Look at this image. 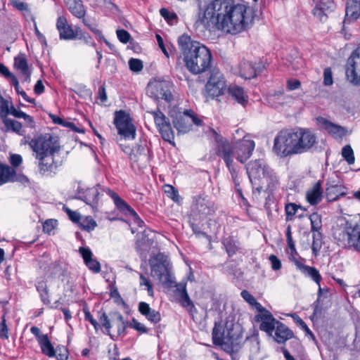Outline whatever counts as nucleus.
Here are the masks:
<instances>
[{"mask_svg":"<svg viewBox=\"0 0 360 360\" xmlns=\"http://www.w3.org/2000/svg\"><path fill=\"white\" fill-rule=\"evenodd\" d=\"M246 11V6L236 4L233 0H212L205 8L200 6L195 25H201L208 31L221 30L236 34L248 26Z\"/></svg>","mask_w":360,"mask_h":360,"instance_id":"obj_1","label":"nucleus"},{"mask_svg":"<svg viewBox=\"0 0 360 360\" xmlns=\"http://www.w3.org/2000/svg\"><path fill=\"white\" fill-rule=\"evenodd\" d=\"M318 143L315 134L307 128L283 129L274 141L273 151L281 158L312 152Z\"/></svg>","mask_w":360,"mask_h":360,"instance_id":"obj_2","label":"nucleus"},{"mask_svg":"<svg viewBox=\"0 0 360 360\" xmlns=\"http://www.w3.org/2000/svg\"><path fill=\"white\" fill-rule=\"evenodd\" d=\"M178 45L186 68L193 75L209 70L212 63L211 51L199 41H194L188 34L178 39Z\"/></svg>","mask_w":360,"mask_h":360,"instance_id":"obj_3","label":"nucleus"},{"mask_svg":"<svg viewBox=\"0 0 360 360\" xmlns=\"http://www.w3.org/2000/svg\"><path fill=\"white\" fill-rule=\"evenodd\" d=\"M243 328L233 320H226L224 324L215 322L212 329V342L215 345H226L232 352L237 350L243 342Z\"/></svg>","mask_w":360,"mask_h":360,"instance_id":"obj_4","label":"nucleus"},{"mask_svg":"<svg viewBox=\"0 0 360 360\" xmlns=\"http://www.w3.org/2000/svg\"><path fill=\"white\" fill-rule=\"evenodd\" d=\"M211 132L217 143L216 147L221 145H229L231 148V158L235 157L239 162L244 163L252 155V151L255 147V143L252 140L243 139L233 146L229 141L218 134L215 130L211 129Z\"/></svg>","mask_w":360,"mask_h":360,"instance_id":"obj_5","label":"nucleus"},{"mask_svg":"<svg viewBox=\"0 0 360 360\" xmlns=\"http://www.w3.org/2000/svg\"><path fill=\"white\" fill-rule=\"evenodd\" d=\"M150 275L156 277L163 285L169 286L174 281L172 279V265L167 255L159 252L149 259Z\"/></svg>","mask_w":360,"mask_h":360,"instance_id":"obj_6","label":"nucleus"},{"mask_svg":"<svg viewBox=\"0 0 360 360\" xmlns=\"http://www.w3.org/2000/svg\"><path fill=\"white\" fill-rule=\"evenodd\" d=\"M337 244L345 249L353 248L356 252H360V225L347 222L345 229L335 233L334 236Z\"/></svg>","mask_w":360,"mask_h":360,"instance_id":"obj_7","label":"nucleus"},{"mask_svg":"<svg viewBox=\"0 0 360 360\" xmlns=\"http://www.w3.org/2000/svg\"><path fill=\"white\" fill-rule=\"evenodd\" d=\"M29 146L36 153V158L57 153L60 148L57 137L50 134L41 135L37 139H32L29 142Z\"/></svg>","mask_w":360,"mask_h":360,"instance_id":"obj_8","label":"nucleus"},{"mask_svg":"<svg viewBox=\"0 0 360 360\" xmlns=\"http://www.w3.org/2000/svg\"><path fill=\"white\" fill-rule=\"evenodd\" d=\"M108 188L100 187L96 185L93 187H86L79 184L76 191L74 199L83 201L89 205L95 212L98 210V203L101 195V192H106Z\"/></svg>","mask_w":360,"mask_h":360,"instance_id":"obj_9","label":"nucleus"},{"mask_svg":"<svg viewBox=\"0 0 360 360\" xmlns=\"http://www.w3.org/2000/svg\"><path fill=\"white\" fill-rule=\"evenodd\" d=\"M215 212L214 203L208 195L200 194L193 198V202L189 215L196 219H205L207 216L213 215Z\"/></svg>","mask_w":360,"mask_h":360,"instance_id":"obj_10","label":"nucleus"},{"mask_svg":"<svg viewBox=\"0 0 360 360\" xmlns=\"http://www.w3.org/2000/svg\"><path fill=\"white\" fill-rule=\"evenodd\" d=\"M269 167L262 160L250 161L246 166L247 174L252 188L258 193H260L264 187V183L260 181Z\"/></svg>","mask_w":360,"mask_h":360,"instance_id":"obj_11","label":"nucleus"},{"mask_svg":"<svg viewBox=\"0 0 360 360\" xmlns=\"http://www.w3.org/2000/svg\"><path fill=\"white\" fill-rule=\"evenodd\" d=\"M215 153L217 156L221 158L224 161L226 166L228 167L231 174L232 180L236 187V191L242 196V189L240 186V181L238 179V172L240 167L233 162L231 155V148L229 145H221L215 148Z\"/></svg>","mask_w":360,"mask_h":360,"instance_id":"obj_12","label":"nucleus"},{"mask_svg":"<svg viewBox=\"0 0 360 360\" xmlns=\"http://www.w3.org/2000/svg\"><path fill=\"white\" fill-rule=\"evenodd\" d=\"M172 83L167 80L150 82L147 86V94L155 100L162 99L169 103L173 99L171 92Z\"/></svg>","mask_w":360,"mask_h":360,"instance_id":"obj_13","label":"nucleus"},{"mask_svg":"<svg viewBox=\"0 0 360 360\" xmlns=\"http://www.w3.org/2000/svg\"><path fill=\"white\" fill-rule=\"evenodd\" d=\"M114 124L118 134L125 139H134L136 136V128L131 122L129 114L124 110L115 112Z\"/></svg>","mask_w":360,"mask_h":360,"instance_id":"obj_14","label":"nucleus"},{"mask_svg":"<svg viewBox=\"0 0 360 360\" xmlns=\"http://www.w3.org/2000/svg\"><path fill=\"white\" fill-rule=\"evenodd\" d=\"M148 112L153 115L156 127L162 138L165 141L174 144V134L169 119L158 108L155 110L148 111Z\"/></svg>","mask_w":360,"mask_h":360,"instance_id":"obj_15","label":"nucleus"},{"mask_svg":"<svg viewBox=\"0 0 360 360\" xmlns=\"http://www.w3.org/2000/svg\"><path fill=\"white\" fill-rule=\"evenodd\" d=\"M226 87V80L222 73L217 69L210 70V75L205 84L208 94L214 98L224 94Z\"/></svg>","mask_w":360,"mask_h":360,"instance_id":"obj_16","label":"nucleus"},{"mask_svg":"<svg viewBox=\"0 0 360 360\" xmlns=\"http://www.w3.org/2000/svg\"><path fill=\"white\" fill-rule=\"evenodd\" d=\"M346 76L352 84L360 85V47L356 49L347 60Z\"/></svg>","mask_w":360,"mask_h":360,"instance_id":"obj_17","label":"nucleus"},{"mask_svg":"<svg viewBox=\"0 0 360 360\" xmlns=\"http://www.w3.org/2000/svg\"><path fill=\"white\" fill-rule=\"evenodd\" d=\"M107 194L113 200L115 207L125 214L131 215L134 221L139 227L144 225V221L140 218L136 211L128 205L119 195L110 189H106Z\"/></svg>","mask_w":360,"mask_h":360,"instance_id":"obj_18","label":"nucleus"},{"mask_svg":"<svg viewBox=\"0 0 360 360\" xmlns=\"http://www.w3.org/2000/svg\"><path fill=\"white\" fill-rule=\"evenodd\" d=\"M326 198L328 202H333L340 197L346 195V188L341 184L340 181L335 178H329L326 184Z\"/></svg>","mask_w":360,"mask_h":360,"instance_id":"obj_19","label":"nucleus"},{"mask_svg":"<svg viewBox=\"0 0 360 360\" xmlns=\"http://www.w3.org/2000/svg\"><path fill=\"white\" fill-rule=\"evenodd\" d=\"M56 153L45 155L36 158L39 160V169L43 176H52L55 174L58 165L54 160Z\"/></svg>","mask_w":360,"mask_h":360,"instance_id":"obj_20","label":"nucleus"},{"mask_svg":"<svg viewBox=\"0 0 360 360\" xmlns=\"http://www.w3.org/2000/svg\"><path fill=\"white\" fill-rule=\"evenodd\" d=\"M191 110H186L184 112H178L173 119L172 123L179 133L185 134L191 129Z\"/></svg>","mask_w":360,"mask_h":360,"instance_id":"obj_21","label":"nucleus"},{"mask_svg":"<svg viewBox=\"0 0 360 360\" xmlns=\"http://www.w3.org/2000/svg\"><path fill=\"white\" fill-rule=\"evenodd\" d=\"M176 291L179 292V302L181 304V306L186 309V310L191 314L197 313V309L188 294L186 290V283H178L176 285Z\"/></svg>","mask_w":360,"mask_h":360,"instance_id":"obj_22","label":"nucleus"},{"mask_svg":"<svg viewBox=\"0 0 360 360\" xmlns=\"http://www.w3.org/2000/svg\"><path fill=\"white\" fill-rule=\"evenodd\" d=\"M255 319L260 322V330L264 331L269 336H272L274 329L280 322L271 312L267 314H257L255 316Z\"/></svg>","mask_w":360,"mask_h":360,"instance_id":"obj_23","label":"nucleus"},{"mask_svg":"<svg viewBox=\"0 0 360 360\" xmlns=\"http://www.w3.org/2000/svg\"><path fill=\"white\" fill-rule=\"evenodd\" d=\"M56 28L61 40H72L77 36V33L74 32L71 26L68 25L67 18L63 15L57 18Z\"/></svg>","mask_w":360,"mask_h":360,"instance_id":"obj_24","label":"nucleus"},{"mask_svg":"<svg viewBox=\"0 0 360 360\" xmlns=\"http://www.w3.org/2000/svg\"><path fill=\"white\" fill-rule=\"evenodd\" d=\"M292 262L295 264L296 268L300 270L306 277L310 278L318 285H320L322 277L319 271L315 267L302 264L296 257H293Z\"/></svg>","mask_w":360,"mask_h":360,"instance_id":"obj_25","label":"nucleus"},{"mask_svg":"<svg viewBox=\"0 0 360 360\" xmlns=\"http://www.w3.org/2000/svg\"><path fill=\"white\" fill-rule=\"evenodd\" d=\"M79 252L81 255L84 262L87 268L94 273H99L101 271V264L96 259L93 258V253L88 247H80Z\"/></svg>","mask_w":360,"mask_h":360,"instance_id":"obj_26","label":"nucleus"},{"mask_svg":"<svg viewBox=\"0 0 360 360\" xmlns=\"http://www.w3.org/2000/svg\"><path fill=\"white\" fill-rule=\"evenodd\" d=\"M360 17V0H347L344 23H351Z\"/></svg>","mask_w":360,"mask_h":360,"instance_id":"obj_27","label":"nucleus"},{"mask_svg":"<svg viewBox=\"0 0 360 360\" xmlns=\"http://www.w3.org/2000/svg\"><path fill=\"white\" fill-rule=\"evenodd\" d=\"M227 93L230 98L242 106L245 107L248 104V96L243 87L236 84H230L227 88Z\"/></svg>","mask_w":360,"mask_h":360,"instance_id":"obj_28","label":"nucleus"},{"mask_svg":"<svg viewBox=\"0 0 360 360\" xmlns=\"http://www.w3.org/2000/svg\"><path fill=\"white\" fill-rule=\"evenodd\" d=\"M274 333V335L272 334L271 337L274 341L280 344L285 343L287 340L294 338L293 332L281 321L278 323Z\"/></svg>","mask_w":360,"mask_h":360,"instance_id":"obj_29","label":"nucleus"},{"mask_svg":"<svg viewBox=\"0 0 360 360\" xmlns=\"http://www.w3.org/2000/svg\"><path fill=\"white\" fill-rule=\"evenodd\" d=\"M139 311L150 323H157L161 320L160 313L153 309H151L149 304L146 302H139Z\"/></svg>","mask_w":360,"mask_h":360,"instance_id":"obj_30","label":"nucleus"},{"mask_svg":"<svg viewBox=\"0 0 360 360\" xmlns=\"http://www.w3.org/2000/svg\"><path fill=\"white\" fill-rule=\"evenodd\" d=\"M221 244L229 257L235 255L240 250V241L233 236L224 238L221 240Z\"/></svg>","mask_w":360,"mask_h":360,"instance_id":"obj_31","label":"nucleus"},{"mask_svg":"<svg viewBox=\"0 0 360 360\" xmlns=\"http://www.w3.org/2000/svg\"><path fill=\"white\" fill-rule=\"evenodd\" d=\"M69 11L77 18H83L86 15V10L82 0H64Z\"/></svg>","mask_w":360,"mask_h":360,"instance_id":"obj_32","label":"nucleus"},{"mask_svg":"<svg viewBox=\"0 0 360 360\" xmlns=\"http://www.w3.org/2000/svg\"><path fill=\"white\" fill-rule=\"evenodd\" d=\"M323 189L321 182L317 181L312 188L307 192L306 198L308 202L311 205L319 204L322 200Z\"/></svg>","mask_w":360,"mask_h":360,"instance_id":"obj_33","label":"nucleus"},{"mask_svg":"<svg viewBox=\"0 0 360 360\" xmlns=\"http://www.w3.org/2000/svg\"><path fill=\"white\" fill-rule=\"evenodd\" d=\"M319 123L330 134L335 136H341L343 135L344 128L341 126L335 124L323 117H318Z\"/></svg>","mask_w":360,"mask_h":360,"instance_id":"obj_34","label":"nucleus"},{"mask_svg":"<svg viewBox=\"0 0 360 360\" xmlns=\"http://www.w3.org/2000/svg\"><path fill=\"white\" fill-rule=\"evenodd\" d=\"M14 66L20 70L22 75L25 77V80L26 82H30L31 72L29 70L27 60L25 54L20 53L18 56L15 57Z\"/></svg>","mask_w":360,"mask_h":360,"instance_id":"obj_35","label":"nucleus"},{"mask_svg":"<svg viewBox=\"0 0 360 360\" xmlns=\"http://www.w3.org/2000/svg\"><path fill=\"white\" fill-rule=\"evenodd\" d=\"M260 182H264V185L266 184V189L271 191L276 189L279 184L278 176L270 167L266 170Z\"/></svg>","mask_w":360,"mask_h":360,"instance_id":"obj_36","label":"nucleus"},{"mask_svg":"<svg viewBox=\"0 0 360 360\" xmlns=\"http://www.w3.org/2000/svg\"><path fill=\"white\" fill-rule=\"evenodd\" d=\"M113 323L117 325V333L119 336H124L127 325L129 323L124 320L123 316L119 311H113L110 314Z\"/></svg>","mask_w":360,"mask_h":360,"instance_id":"obj_37","label":"nucleus"},{"mask_svg":"<svg viewBox=\"0 0 360 360\" xmlns=\"http://www.w3.org/2000/svg\"><path fill=\"white\" fill-rule=\"evenodd\" d=\"M39 344L44 354L46 355L49 358H53L56 356L55 349L46 334L41 336Z\"/></svg>","mask_w":360,"mask_h":360,"instance_id":"obj_38","label":"nucleus"},{"mask_svg":"<svg viewBox=\"0 0 360 360\" xmlns=\"http://www.w3.org/2000/svg\"><path fill=\"white\" fill-rule=\"evenodd\" d=\"M2 122L5 127V131H12L19 135H22V124L15 120L8 118V116L1 117Z\"/></svg>","mask_w":360,"mask_h":360,"instance_id":"obj_39","label":"nucleus"},{"mask_svg":"<svg viewBox=\"0 0 360 360\" xmlns=\"http://www.w3.org/2000/svg\"><path fill=\"white\" fill-rule=\"evenodd\" d=\"M240 72L241 77L246 79H250L256 77V70L253 68V63L249 61L240 64Z\"/></svg>","mask_w":360,"mask_h":360,"instance_id":"obj_40","label":"nucleus"},{"mask_svg":"<svg viewBox=\"0 0 360 360\" xmlns=\"http://www.w3.org/2000/svg\"><path fill=\"white\" fill-rule=\"evenodd\" d=\"M312 232V245L311 251L312 254L316 257L321 250L323 241V233L321 231H311Z\"/></svg>","mask_w":360,"mask_h":360,"instance_id":"obj_41","label":"nucleus"},{"mask_svg":"<svg viewBox=\"0 0 360 360\" xmlns=\"http://www.w3.org/2000/svg\"><path fill=\"white\" fill-rule=\"evenodd\" d=\"M188 219L189 226H191L193 233L196 236V237H204L206 238H210V236L205 232L200 230V227L198 225V222L203 221V219H196L191 215H188Z\"/></svg>","mask_w":360,"mask_h":360,"instance_id":"obj_42","label":"nucleus"},{"mask_svg":"<svg viewBox=\"0 0 360 360\" xmlns=\"http://www.w3.org/2000/svg\"><path fill=\"white\" fill-rule=\"evenodd\" d=\"M13 172V168L7 165L0 163V186L8 182Z\"/></svg>","mask_w":360,"mask_h":360,"instance_id":"obj_43","label":"nucleus"},{"mask_svg":"<svg viewBox=\"0 0 360 360\" xmlns=\"http://www.w3.org/2000/svg\"><path fill=\"white\" fill-rule=\"evenodd\" d=\"M328 292V288H322L321 285H319V290L317 292V299L314 302V315H321L322 313V307L320 306L321 297L323 294H327Z\"/></svg>","mask_w":360,"mask_h":360,"instance_id":"obj_44","label":"nucleus"},{"mask_svg":"<svg viewBox=\"0 0 360 360\" xmlns=\"http://www.w3.org/2000/svg\"><path fill=\"white\" fill-rule=\"evenodd\" d=\"M289 316H291L294 322L306 333V335L310 336L311 338L314 339V335L312 332L304 321L297 314H290Z\"/></svg>","mask_w":360,"mask_h":360,"instance_id":"obj_45","label":"nucleus"},{"mask_svg":"<svg viewBox=\"0 0 360 360\" xmlns=\"http://www.w3.org/2000/svg\"><path fill=\"white\" fill-rule=\"evenodd\" d=\"M311 231H319L322 228L321 217L314 212L309 216Z\"/></svg>","mask_w":360,"mask_h":360,"instance_id":"obj_46","label":"nucleus"},{"mask_svg":"<svg viewBox=\"0 0 360 360\" xmlns=\"http://www.w3.org/2000/svg\"><path fill=\"white\" fill-rule=\"evenodd\" d=\"M165 192L167 197L171 198L175 202H179L181 200V198L179 194L178 190L172 185H165Z\"/></svg>","mask_w":360,"mask_h":360,"instance_id":"obj_47","label":"nucleus"},{"mask_svg":"<svg viewBox=\"0 0 360 360\" xmlns=\"http://www.w3.org/2000/svg\"><path fill=\"white\" fill-rule=\"evenodd\" d=\"M298 207H301V205H298L293 202H288L285 206V212L286 216V221H291L293 219V217L297 212Z\"/></svg>","mask_w":360,"mask_h":360,"instance_id":"obj_48","label":"nucleus"},{"mask_svg":"<svg viewBox=\"0 0 360 360\" xmlns=\"http://www.w3.org/2000/svg\"><path fill=\"white\" fill-rule=\"evenodd\" d=\"M11 5L17 10L22 11L24 15H30L31 11L28 8V5L25 2L20 1L19 0H10Z\"/></svg>","mask_w":360,"mask_h":360,"instance_id":"obj_49","label":"nucleus"},{"mask_svg":"<svg viewBox=\"0 0 360 360\" xmlns=\"http://www.w3.org/2000/svg\"><path fill=\"white\" fill-rule=\"evenodd\" d=\"M342 155L349 165L354 163V151L349 145L344 146L342 149Z\"/></svg>","mask_w":360,"mask_h":360,"instance_id":"obj_50","label":"nucleus"},{"mask_svg":"<svg viewBox=\"0 0 360 360\" xmlns=\"http://www.w3.org/2000/svg\"><path fill=\"white\" fill-rule=\"evenodd\" d=\"M79 226L81 229L90 232L96 227L97 224L92 218L86 217L80 223Z\"/></svg>","mask_w":360,"mask_h":360,"instance_id":"obj_51","label":"nucleus"},{"mask_svg":"<svg viewBox=\"0 0 360 360\" xmlns=\"http://www.w3.org/2000/svg\"><path fill=\"white\" fill-rule=\"evenodd\" d=\"M130 70L134 72H139L143 68V61L138 58H130L128 62Z\"/></svg>","mask_w":360,"mask_h":360,"instance_id":"obj_52","label":"nucleus"},{"mask_svg":"<svg viewBox=\"0 0 360 360\" xmlns=\"http://www.w3.org/2000/svg\"><path fill=\"white\" fill-rule=\"evenodd\" d=\"M56 360H68V350L63 345H58L55 349Z\"/></svg>","mask_w":360,"mask_h":360,"instance_id":"obj_53","label":"nucleus"},{"mask_svg":"<svg viewBox=\"0 0 360 360\" xmlns=\"http://www.w3.org/2000/svg\"><path fill=\"white\" fill-rule=\"evenodd\" d=\"M316 5L328 13L332 12L335 7L333 0H319Z\"/></svg>","mask_w":360,"mask_h":360,"instance_id":"obj_54","label":"nucleus"},{"mask_svg":"<svg viewBox=\"0 0 360 360\" xmlns=\"http://www.w3.org/2000/svg\"><path fill=\"white\" fill-rule=\"evenodd\" d=\"M129 326L141 333H147L148 332V329L144 325L139 322L135 318L131 319Z\"/></svg>","mask_w":360,"mask_h":360,"instance_id":"obj_55","label":"nucleus"},{"mask_svg":"<svg viewBox=\"0 0 360 360\" xmlns=\"http://www.w3.org/2000/svg\"><path fill=\"white\" fill-rule=\"evenodd\" d=\"M116 33L117 39L123 44H127L131 39V34L124 29L117 30Z\"/></svg>","mask_w":360,"mask_h":360,"instance_id":"obj_56","label":"nucleus"},{"mask_svg":"<svg viewBox=\"0 0 360 360\" xmlns=\"http://www.w3.org/2000/svg\"><path fill=\"white\" fill-rule=\"evenodd\" d=\"M9 179L11 180H9L8 182L19 181L22 184L29 182V179L26 176H25L23 174H18L14 169H13V172L11 174V176L9 177Z\"/></svg>","mask_w":360,"mask_h":360,"instance_id":"obj_57","label":"nucleus"},{"mask_svg":"<svg viewBox=\"0 0 360 360\" xmlns=\"http://www.w3.org/2000/svg\"><path fill=\"white\" fill-rule=\"evenodd\" d=\"M333 83V73L330 68H326L323 71V84L330 86Z\"/></svg>","mask_w":360,"mask_h":360,"instance_id":"obj_58","label":"nucleus"},{"mask_svg":"<svg viewBox=\"0 0 360 360\" xmlns=\"http://www.w3.org/2000/svg\"><path fill=\"white\" fill-rule=\"evenodd\" d=\"M11 115L15 118L24 119L26 113L21 111L20 109L15 108L13 105L8 106V115Z\"/></svg>","mask_w":360,"mask_h":360,"instance_id":"obj_59","label":"nucleus"},{"mask_svg":"<svg viewBox=\"0 0 360 360\" xmlns=\"http://www.w3.org/2000/svg\"><path fill=\"white\" fill-rule=\"evenodd\" d=\"M0 338L4 340L8 338V327L6 322L5 315L1 316L0 323Z\"/></svg>","mask_w":360,"mask_h":360,"instance_id":"obj_60","label":"nucleus"},{"mask_svg":"<svg viewBox=\"0 0 360 360\" xmlns=\"http://www.w3.org/2000/svg\"><path fill=\"white\" fill-rule=\"evenodd\" d=\"M140 285H146L148 295L150 296H153V288L152 283L142 274H140Z\"/></svg>","mask_w":360,"mask_h":360,"instance_id":"obj_61","label":"nucleus"},{"mask_svg":"<svg viewBox=\"0 0 360 360\" xmlns=\"http://www.w3.org/2000/svg\"><path fill=\"white\" fill-rule=\"evenodd\" d=\"M83 311L84 313V319L86 321H89L93 325L94 329L97 330L100 327V325L98 324L97 321L95 319H94L93 316L91 314L88 309L84 308Z\"/></svg>","mask_w":360,"mask_h":360,"instance_id":"obj_62","label":"nucleus"},{"mask_svg":"<svg viewBox=\"0 0 360 360\" xmlns=\"http://www.w3.org/2000/svg\"><path fill=\"white\" fill-rule=\"evenodd\" d=\"M314 15L317 17L321 21H325L328 18V12L321 9L319 6L316 5L315 8L313 9Z\"/></svg>","mask_w":360,"mask_h":360,"instance_id":"obj_63","label":"nucleus"},{"mask_svg":"<svg viewBox=\"0 0 360 360\" xmlns=\"http://www.w3.org/2000/svg\"><path fill=\"white\" fill-rule=\"evenodd\" d=\"M160 13L161 16L163 17L167 21H172L177 18V15L175 13L170 12L165 8H162L160 10Z\"/></svg>","mask_w":360,"mask_h":360,"instance_id":"obj_64","label":"nucleus"}]
</instances>
